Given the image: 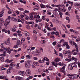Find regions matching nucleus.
I'll return each instance as SVG.
<instances>
[{"label":"nucleus","mask_w":80,"mask_h":80,"mask_svg":"<svg viewBox=\"0 0 80 80\" xmlns=\"http://www.w3.org/2000/svg\"><path fill=\"white\" fill-rule=\"evenodd\" d=\"M73 67H75V68H77V65H74L73 63H71L68 66V69H69V70H73Z\"/></svg>","instance_id":"obj_1"},{"label":"nucleus","mask_w":80,"mask_h":80,"mask_svg":"<svg viewBox=\"0 0 80 80\" xmlns=\"http://www.w3.org/2000/svg\"><path fill=\"white\" fill-rule=\"evenodd\" d=\"M52 64L56 67H57V65H60V66H63V64L61 62H59L57 64V63L55 62H52Z\"/></svg>","instance_id":"obj_2"},{"label":"nucleus","mask_w":80,"mask_h":80,"mask_svg":"<svg viewBox=\"0 0 80 80\" xmlns=\"http://www.w3.org/2000/svg\"><path fill=\"white\" fill-rule=\"evenodd\" d=\"M10 19H7L4 22V25L5 26H7V25H8L9 23H10Z\"/></svg>","instance_id":"obj_3"},{"label":"nucleus","mask_w":80,"mask_h":80,"mask_svg":"<svg viewBox=\"0 0 80 80\" xmlns=\"http://www.w3.org/2000/svg\"><path fill=\"white\" fill-rule=\"evenodd\" d=\"M25 65L26 68H28L30 67L31 66V65L30 64V63L29 62H26L25 63Z\"/></svg>","instance_id":"obj_4"},{"label":"nucleus","mask_w":80,"mask_h":80,"mask_svg":"<svg viewBox=\"0 0 80 80\" xmlns=\"http://www.w3.org/2000/svg\"><path fill=\"white\" fill-rule=\"evenodd\" d=\"M64 7H65V6H64V5H60V6H59V7L58 8L59 10L61 11V12L63 11Z\"/></svg>","instance_id":"obj_5"},{"label":"nucleus","mask_w":80,"mask_h":80,"mask_svg":"<svg viewBox=\"0 0 80 80\" xmlns=\"http://www.w3.org/2000/svg\"><path fill=\"white\" fill-rule=\"evenodd\" d=\"M73 45L75 46V48H76V50L77 52H78V46L77 45V44L75 42H73L72 43Z\"/></svg>","instance_id":"obj_6"},{"label":"nucleus","mask_w":80,"mask_h":80,"mask_svg":"<svg viewBox=\"0 0 80 80\" xmlns=\"http://www.w3.org/2000/svg\"><path fill=\"white\" fill-rule=\"evenodd\" d=\"M10 38H8V39L5 42H4V43L5 44V45H8L10 44Z\"/></svg>","instance_id":"obj_7"},{"label":"nucleus","mask_w":80,"mask_h":80,"mask_svg":"<svg viewBox=\"0 0 80 80\" xmlns=\"http://www.w3.org/2000/svg\"><path fill=\"white\" fill-rule=\"evenodd\" d=\"M15 79L16 80H23V78L19 76H16Z\"/></svg>","instance_id":"obj_8"},{"label":"nucleus","mask_w":80,"mask_h":80,"mask_svg":"<svg viewBox=\"0 0 80 80\" xmlns=\"http://www.w3.org/2000/svg\"><path fill=\"white\" fill-rule=\"evenodd\" d=\"M26 75H28V76L30 75V70L29 69H28L26 71Z\"/></svg>","instance_id":"obj_9"},{"label":"nucleus","mask_w":80,"mask_h":80,"mask_svg":"<svg viewBox=\"0 0 80 80\" xmlns=\"http://www.w3.org/2000/svg\"><path fill=\"white\" fill-rule=\"evenodd\" d=\"M18 73H19V75H22V76H24V75H25V72L23 71H19Z\"/></svg>","instance_id":"obj_10"},{"label":"nucleus","mask_w":80,"mask_h":80,"mask_svg":"<svg viewBox=\"0 0 80 80\" xmlns=\"http://www.w3.org/2000/svg\"><path fill=\"white\" fill-rule=\"evenodd\" d=\"M65 66H64L62 67V68H61L60 69V71L62 72V73H64L65 72Z\"/></svg>","instance_id":"obj_11"},{"label":"nucleus","mask_w":80,"mask_h":80,"mask_svg":"<svg viewBox=\"0 0 80 80\" xmlns=\"http://www.w3.org/2000/svg\"><path fill=\"white\" fill-rule=\"evenodd\" d=\"M42 26H43L42 23H40L39 24L38 26V28L39 30H41V28L42 27Z\"/></svg>","instance_id":"obj_12"},{"label":"nucleus","mask_w":80,"mask_h":80,"mask_svg":"<svg viewBox=\"0 0 80 80\" xmlns=\"http://www.w3.org/2000/svg\"><path fill=\"white\" fill-rule=\"evenodd\" d=\"M74 6L77 7L78 8H80V3H75Z\"/></svg>","instance_id":"obj_13"},{"label":"nucleus","mask_w":80,"mask_h":80,"mask_svg":"<svg viewBox=\"0 0 80 80\" xmlns=\"http://www.w3.org/2000/svg\"><path fill=\"white\" fill-rule=\"evenodd\" d=\"M4 9H3L2 11L1 12H0V17H2L3 16V13H4Z\"/></svg>","instance_id":"obj_14"},{"label":"nucleus","mask_w":80,"mask_h":80,"mask_svg":"<svg viewBox=\"0 0 80 80\" xmlns=\"http://www.w3.org/2000/svg\"><path fill=\"white\" fill-rule=\"evenodd\" d=\"M72 53L74 52V55H76L77 54V52H76V50H75V49H74L72 51Z\"/></svg>","instance_id":"obj_15"},{"label":"nucleus","mask_w":80,"mask_h":80,"mask_svg":"<svg viewBox=\"0 0 80 80\" xmlns=\"http://www.w3.org/2000/svg\"><path fill=\"white\" fill-rule=\"evenodd\" d=\"M33 63L36 66H39V64L37 62H33Z\"/></svg>","instance_id":"obj_16"},{"label":"nucleus","mask_w":80,"mask_h":80,"mask_svg":"<svg viewBox=\"0 0 80 80\" xmlns=\"http://www.w3.org/2000/svg\"><path fill=\"white\" fill-rule=\"evenodd\" d=\"M55 35L57 37H60V36H59V32H57V31L56 32Z\"/></svg>","instance_id":"obj_17"},{"label":"nucleus","mask_w":80,"mask_h":80,"mask_svg":"<svg viewBox=\"0 0 80 80\" xmlns=\"http://www.w3.org/2000/svg\"><path fill=\"white\" fill-rule=\"evenodd\" d=\"M48 70H53V66H50Z\"/></svg>","instance_id":"obj_18"},{"label":"nucleus","mask_w":80,"mask_h":80,"mask_svg":"<svg viewBox=\"0 0 80 80\" xmlns=\"http://www.w3.org/2000/svg\"><path fill=\"white\" fill-rule=\"evenodd\" d=\"M27 47V44L25 43L23 44V48H25L26 47Z\"/></svg>","instance_id":"obj_19"},{"label":"nucleus","mask_w":80,"mask_h":80,"mask_svg":"<svg viewBox=\"0 0 80 80\" xmlns=\"http://www.w3.org/2000/svg\"><path fill=\"white\" fill-rule=\"evenodd\" d=\"M25 32L26 33L25 34V36L26 37H27V36H29V33L27 31Z\"/></svg>","instance_id":"obj_20"},{"label":"nucleus","mask_w":80,"mask_h":80,"mask_svg":"<svg viewBox=\"0 0 80 80\" xmlns=\"http://www.w3.org/2000/svg\"><path fill=\"white\" fill-rule=\"evenodd\" d=\"M62 42H63V43H65V40L63 39H62L60 40V42H59V43H61Z\"/></svg>","instance_id":"obj_21"},{"label":"nucleus","mask_w":80,"mask_h":80,"mask_svg":"<svg viewBox=\"0 0 80 80\" xmlns=\"http://www.w3.org/2000/svg\"><path fill=\"white\" fill-rule=\"evenodd\" d=\"M72 60H74L75 61H77V60H78V59L77 58H75L74 57H72Z\"/></svg>","instance_id":"obj_22"},{"label":"nucleus","mask_w":80,"mask_h":80,"mask_svg":"<svg viewBox=\"0 0 80 80\" xmlns=\"http://www.w3.org/2000/svg\"><path fill=\"white\" fill-rule=\"evenodd\" d=\"M64 43L63 44V46H65V45H66V46H67L68 45V43L67 42H64Z\"/></svg>","instance_id":"obj_23"},{"label":"nucleus","mask_w":80,"mask_h":80,"mask_svg":"<svg viewBox=\"0 0 80 80\" xmlns=\"http://www.w3.org/2000/svg\"><path fill=\"white\" fill-rule=\"evenodd\" d=\"M40 6L41 8H44L45 7V5H44L42 4H40Z\"/></svg>","instance_id":"obj_24"},{"label":"nucleus","mask_w":80,"mask_h":80,"mask_svg":"<svg viewBox=\"0 0 80 80\" xmlns=\"http://www.w3.org/2000/svg\"><path fill=\"white\" fill-rule=\"evenodd\" d=\"M55 61L56 62H59L60 61V58H57L55 60Z\"/></svg>","instance_id":"obj_25"},{"label":"nucleus","mask_w":80,"mask_h":80,"mask_svg":"<svg viewBox=\"0 0 80 80\" xmlns=\"http://www.w3.org/2000/svg\"><path fill=\"white\" fill-rule=\"evenodd\" d=\"M11 29H12V32H16L17 29H16V28H11Z\"/></svg>","instance_id":"obj_26"},{"label":"nucleus","mask_w":80,"mask_h":80,"mask_svg":"<svg viewBox=\"0 0 80 80\" xmlns=\"http://www.w3.org/2000/svg\"><path fill=\"white\" fill-rule=\"evenodd\" d=\"M44 60H46L47 62H48V61H49V59H48L46 57H45L44 58Z\"/></svg>","instance_id":"obj_27"},{"label":"nucleus","mask_w":80,"mask_h":80,"mask_svg":"<svg viewBox=\"0 0 80 80\" xmlns=\"http://www.w3.org/2000/svg\"><path fill=\"white\" fill-rule=\"evenodd\" d=\"M78 38H77L76 40V41L77 42H79V41H80V38L79 36H78Z\"/></svg>","instance_id":"obj_28"},{"label":"nucleus","mask_w":80,"mask_h":80,"mask_svg":"<svg viewBox=\"0 0 80 80\" xmlns=\"http://www.w3.org/2000/svg\"><path fill=\"white\" fill-rule=\"evenodd\" d=\"M67 76L69 77V78H72V77L73 76V75H71L69 74H67Z\"/></svg>","instance_id":"obj_29"},{"label":"nucleus","mask_w":80,"mask_h":80,"mask_svg":"<svg viewBox=\"0 0 80 80\" xmlns=\"http://www.w3.org/2000/svg\"><path fill=\"white\" fill-rule=\"evenodd\" d=\"M2 32H4L5 33H7V30H6L5 29H2Z\"/></svg>","instance_id":"obj_30"},{"label":"nucleus","mask_w":80,"mask_h":80,"mask_svg":"<svg viewBox=\"0 0 80 80\" xmlns=\"http://www.w3.org/2000/svg\"><path fill=\"white\" fill-rule=\"evenodd\" d=\"M41 74L42 77H45L46 76V74L43 72H42Z\"/></svg>","instance_id":"obj_31"},{"label":"nucleus","mask_w":80,"mask_h":80,"mask_svg":"<svg viewBox=\"0 0 80 80\" xmlns=\"http://www.w3.org/2000/svg\"><path fill=\"white\" fill-rule=\"evenodd\" d=\"M18 9L19 10H20V11H23L24 10L23 8H18Z\"/></svg>","instance_id":"obj_32"},{"label":"nucleus","mask_w":80,"mask_h":80,"mask_svg":"<svg viewBox=\"0 0 80 80\" xmlns=\"http://www.w3.org/2000/svg\"><path fill=\"white\" fill-rule=\"evenodd\" d=\"M11 72H12V71L10 70V69H8L7 70V73H10Z\"/></svg>","instance_id":"obj_33"},{"label":"nucleus","mask_w":80,"mask_h":80,"mask_svg":"<svg viewBox=\"0 0 80 80\" xmlns=\"http://www.w3.org/2000/svg\"><path fill=\"white\" fill-rule=\"evenodd\" d=\"M0 60L2 62H4V58L3 57H2L1 58Z\"/></svg>","instance_id":"obj_34"},{"label":"nucleus","mask_w":80,"mask_h":80,"mask_svg":"<svg viewBox=\"0 0 80 80\" xmlns=\"http://www.w3.org/2000/svg\"><path fill=\"white\" fill-rule=\"evenodd\" d=\"M2 48H3V50H6V48H7L6 47H5L3 45H2L1 47Z\"/></svg>","instance_id":"obj_35"},{"label":"nucleus","mask_w":80,"mask_h":80,"mask_svg":"<svg viewBox=\"0 0 80 80\" xmlns=\"http://www.w3.org/2000/svg\"><path fill=\"white\" fill-rule=\"evenodd\" d=\"M37 6H35V7H34V10H38V8H37Z\"/></svg>","instance_id":"obj_36"},{"label":"nucleus","mask_w":80,"mask_h":80,"mask_svg":"<svg viewBox=\"0 0 80 80\" xmlns=\"http://www.w3.org/2000/svg\"><path fill=\"white\" fill-rule=\"evenodd\" d=\"M26 58H29V59H30L31 58V57L29 55H27L26 56Z\"/></svg>","instance_id":"obj_37"},{"label":"nucleus","mask_w":80,"mask_h":80,"mask_svg":"<svg viewBox=\"0 0 80 80\" xmlns=\"http://www.w3.org/2000/svg\"><path fill=\"white\" fill-rule=\"evenodd\" d=\"M57 44V42H54L52 43V45L54 46H55V45Z\"/></svg>","instance_id":"obj_38"},{"label":"nucleus","mask_w":80,"mask_h":80,"mask_svg":"<svg viewBox=\"0 0 80 80\" xmlns=\"http://www.w3.org/2000/svg\"><path fill=\"white\" fill-rule=\"evenodd\" d=\"M65 60L66 62H70L71 61L70 59H66Z\"/></svg>","instance_id":"obj_39"},{"label":"nucleus","mask_w":80,"mask_h":80,"mask_svg":"<svg viewBox=\"0 0 80 80\" xmlns=\"http://www.w3.org/2000/svg\"><path fill=\"white\" fill-rule=\"evenodd\" d=\"M29 19L30 20H32L33 19V18L32 17V16H30V17L29 18Z\"/></svg>","instance_id":"obj_40"},{"label":"nucleus","mask_w":80,"mask_h":80,"mask_svg":"<svg viewBox=\"0 0 80 80\" xmlns=\"http://www.w3.org/2000/svg\"><path fill=\"white\" fill-rule=\"evenodd\" d=\"M77 63L78 64V62L77 61H75L73 64L74 65H75H75H76L77 66V65H76V64H77Z\"/></svg>","instance_id":"obj_41"},{"label":"nucleus","mask_w":80,"mask_h":80,"mask_svg":"<svg viewBox=\"0 0 80 80\" xmlns=\"http://www.w3.org/2000/svg\"><path fill=\"white\" fill-rule=\"evenodd\" d=\"M59 55L60 57H61V58H63V54L61 53H60L59 54Z\"/></svg>","instance_id":"obj_42"},{"label":"nucleus","mask_w":80,"mask_h":80,"mask_svg":"<svg viewBox=\"0 0 80 80\" xmlns=\"http://www.w3.org/2000/svg\"><path fill=\"white\" fill-rule=\"evenodd\" d=\"M6 51H4V52H3V57H5V55H6Z\"/></svg>","instance_id":"obj_43"},{"label":"nucleus","mask_w":80,"mask_h":80,"mask_svg":"<svg viewBox=\"0 0 80 80\" xmlns=\"http://www.w3.org/2000/svg\"><path fill=\"white\" fill-rule=\"evenodd\" d=\"M63 10H62V11H61V12H66V9H65V7H64V8H63Z\"/></svg>","instance_id":"obj_44"},{"label":"nucleus","mask_w":80,"mask_h":80,"mask_svg":"<svg viewBox=\"0 0 80 80\" xmlns=\"http://www.w3.org/2000/svg\"><path fill=\"white\" fill-rule=\"evenodd\" d=\"M5 62H7V63H9V59H7L6 60Z\"/></svg>","instance_id":"obj_45"},{"label":"nucleus","mask_w":80,"mask_h":80,"mask_svg":"<svg viewBox=\"0 0 80 80\" xmlns=\"http://www.w3.org/2000/svg\"><path fill=\"white\" fill-rule=\"evenodd\" d=\"M26 27V28H27L28 29H30V26L28 25H27Z\"/></svg>","instance_id":"obj_46"},{"label":"nucleus","mask_w":80,"mask_h":80,"mask_svg":"<svg viewBox=\"0 0 80 80\" xmlns=\"http://www.w3.org/2000/svg\"><path fill=\"white\" fill-rule=\"evenodd\" d=\"M35 47H32L31 48L30 50H35Z\"/></svg>","instance_id":"obj_47"},{"label":"nucleus","mask_w":80,"mask_h":80,"mask_svg":"<svg viewBox=\"0 0 80 80\" xmlns=\"http://www.w3.org/2000/svg\"><path fill=\"white\" fill-rule=\"evenodd\" d=\"M33 60H38V58L36 57H34Z\"/></svg>","instance_id":"obj_48"},{"label":"nucleus","mask_w":80,"mask_h":80,"mask_svg":"<svg viewBox=\"0 0 80 80\" xmlns=\"http://www.w3.org/2000/svg\"><path fill=\"white\" fill-rule=\"evenodd\" d=\"M71 37H72V38H77V37L75 36H74L73 35H71Z\"/></svg>","instance_id":"obj_49"},{"label":"nucleus","mask_w":80,"mask_h":80,"mask_svg":"<svg viewBox=\"0 0 80 80\" xmlns=\"http://www.w3.org/2000/svg\"><path fill=\"white\" fill-rule=\"evenodd\" d=\"M67 52L69 54H72V52L70 50L68 51Z\"/></svg>","instance_id":"obj_50"},{"label":"nucleus","mask_w":80,"mask_h":80,"mask_svg":"<svg viewBox=\"0 0 80 80\" xmlns=\"http://www.w3.org/2000/svg\"><path fill=\"white\" fill-rule=\"evenodd\" d=\"M47 28L48 29V30H51V28L48 27Z\"/></svg>","instance_id":"obj_51"},{"label":"nucleus","mask_w":80,"mask_h":80,"mask_svg":"<svg viewBox=\"0 0 80 80\" xmlns=\"http://www.w3.org/2000/svg\"><path fill=\"white\" fill-rule=\"evenodd\" d=\"M13 67V66H10L9 67V70H12Z\"/></svg>","instance_id":"obj_52"},{"label":"nucleus","mask_w":80,"mask_h":80,"mask_svg":"<svg viewBox=\"0 0 80 80\" xmlns=\"http://www.w3.org/2000/svg\"><path fill=\"white\" fill-rule=\"evenodd\" d=\"M31 14H32L33 15H37V13L36 12H32L31 13Z\"/></svg>","instance_id":"obj_53"},{"label":"nucleus","mask_w":80,"mask_h":80,"mask_svg":"<svg viewBox=\"0 0 80 80\" xmlns=\"http://www.w3.org/2000/svg\"><path fill=\"white\" fill-rule=\"evenodd\" d=\"M8 12L9 14H11V13H12V12L10 10L9 11H8Z\"/></svg>","instance_id":"obj_54"},{"label":"nucleus","mask_w":80,"mask_h":80,"mask_svg":"<svg viewBox=\"0 0 80 80\" xmlns=\"http://www.w3.org/2000/svg\"><path fill=\"white\" fill-rule=\"evenodd\" d=\"M10 48H7L5 50H7V51H8L10 50Z\"/></svg>","instance_id":"obj_55"},{"label":"nucleus","mask_w":80,"mask_h":80,"mask_svg":"<svg viewBox=\"0 0 80 80\" xmlns=\"http://www.w3.org/2000/svg\"><path fill=\"white\" fill-rule=\"evenodd\" d=\"M18 35L19 37H21V36H22V34L20 33H18Z\"/></svg>","instance_id":"obj_56"},{"label":"nucleus","mask_w":80,"mask_h":80,"mask_svg":"<svg viewBox=\"0 0 80 80\" xmlns=\"http://www.w3.org/2000/svg\"><path fill=\"white\" fill-rule=\"evenodd\" d=\"M56 32H51V35H54V34H55Z\"/></svg>","instance_id":"obj_57"},{"label":"nucleus","mask_w":80,"mask_h":80,"mask_svg":"<svg viewBox=\"0 0 80 80\" xmlns=\"http://www.w3.org/2000/svg\"><path fill=\"white\" fill-rule=\"evenodd\" d=\"M35 6H37V7H38V8L39 7V5H38V4H37V3H36L35 4Z\"/></svg>","instance_id":"obj_58"},{"label":"nucleus","mask_w":80,"mask_h":80,"mask_svg":"<svg viewBox=\"0 0 80 80\" xmlns=\"http://www.w3.org/2000/svg\"><path fill=\"white\" fill-rule=\"evenodd\" d=\"M50 38H55V37L53 36H50Z\"/></svg>","instance_id":"obj_59"},{"label":"nucleus","mask_w":80,"mask_h":80,"mask_svg":"<svg viewBox=\"0 0 80 80\" xmlns=\"http://www.w3.org/2000/svg\"><path fill=\"white\" fill-rule=\"evenodd\" d=\"M18 35V34L17 33H14L13 34V35H14V36H17Z\"/></svg>","instance_id":"obj_60"},{"label":"nucleus","mask_w":80,"mask_h":80,"mask_svg":"<svg viewBox=\"0 0 80 80\" xmlns=\"http://www.w3.org/2000/svg\"><path fill=\"white\" fill-rule=\"evenodd\" d=\"M66 48H68V49H69L70 48V46L69 45H68L67 46H66Z\"/></svg>","instance_id":"obj_61"},{"label":"nucleus","mask_w":80,"mask_h":80,"mask_svg":"<svg viewBox=\"0 0 80 80\" xmlns=\"http://www.w3.org/2000/svg\"><path fill=\"white\" fill-rule=\"evenodd\" d=\"M75 12L76 14L77 15V14H78V13H77L78 11L77 10H75Z\"/></svg>","instance_id":"obj_62"},{"label":"nucleus","mask_w":80,"mask_h":80,"mask_svg":"<svg viewBox=\"0 0 80 80\" xmlns=\"http://www.w3.org/2000/svg\"><path fill=\"white\" fill-rule=\"evenodd\" d=\"M6 78V77H5V76H2V79H5Z\"/></svg>","instance_id":"obj_63"},{"label":"nucleus","mask_w":80,"mask_h":80,"mask_svg":"<svg viewBox=\"0 0 80 80\" xmlns=\"http://www.w3.org/2000/svg\"><path fill=\"white\" fill-rule=\"evenodd\" d=\"M60 47V44H58V47L57 48H59Z\"/></svg>","instance_id":"obj_64"}]
</instances>
